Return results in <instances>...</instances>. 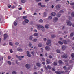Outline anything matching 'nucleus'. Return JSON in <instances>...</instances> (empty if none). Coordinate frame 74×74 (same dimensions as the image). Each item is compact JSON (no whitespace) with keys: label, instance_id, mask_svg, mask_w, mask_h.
<instances>
[{"label":"nucleus","instance_id":"obj_60","mask_svg":"<svg viewBox=\"0 0 74 74\" xmlns=\"http://www.w3.org/2000/svg\"><path fill=\"white\" fill-rule=\"evenodd\" d=\"M33 15H37V13H34Z\"/></svg>","mask_w":74,"mask_h":74},{"label":"nucleus","instance_id":"obj_43","mask_svg":"<svg viewBox=\"0 0 74 74\" xmlns=\"http://www.w3.org/2000/svg\"><path fill=\"white\" fill-rule=\"evenodd\" d=\"M37 39H34L33 40V41L34 42H36V41H37Z\"/></svg>","mask_w":74,"mask_h":74},{"label":"nucleus","instance_id":"obj_3","mask_svg":"<svg viewBox=\"0 0 74 74\" xmlns=\"http://www.w3.org/2000/svg\"><path fill=\"white\" fill-rule=\"evenodd\" d=\"M36 26L38 29L40 30L43 26L40 24L36 25Z\"/></svg>","mask_w":74,"mask_h":74},{"label":"nucleus","instance_id":"obj_10","mask_svg":"<svg viewBox=\"0 0 74 74\" xmlns=\"http://www.w3.org/2000/svg\"><path fill=\"white\" fill-rule=\"evenodd\" d=\"M25 66L27 69H29L30 65H29V64H27L25 65Z\"/></svg>","mask_w":74,"mask_h":74},{"label":"nucleus","instance_id":"obj_2","mask_svg":"<svg viewBox=\"0 0 74 74\" xmlns=\"http://www.w3.org/2000/svg\"><path fill=\"white\" fill-rule=\"evenodd\" d=\"M51 40L49 39H48L47 40V42L46 43V45H48L49 46H51Z\"/></svg>","mask_w":74,"mask_h":74},{"label":"nucleus","instance_id":"obj_9","mask_svg":"<svg viewBox=\"0 0 74 74\" xmlns=\"http://www.w3.org/2000/svg\"><path fill=\"white\" fill-rule=\"evenodd\" d=\"M45 49L47 51H49L50 50V48L48 46H46L45 47Z\"/></svg>","mask_w":74,"mask_h":74},{"label":"nucleus","instance_id":"obj_45","mask_svg":"<svg viewBox=\"0 0 74 74\" xmlns=\"http://www.w3.org/2000/svg\"><path fill=\"white\" fill-rule=\"evenodd\" d=\"M49 58H50V59H51V58H52V56L51 55H50L49 56Z\"/></svg>","mask_w":74,"mask_h":74},{"label":"nucleus","instance_id":"obj_34","mask_svg":"<svg viewBox=\"0 0 74 74\" xmlns=\"http://www.w3.org/2000/svg\"><path fill=\"white\" fill-rule=\"evenodd\" d=\"M56 51H57V53H59L60 52V49L57 50Z\"/></svg>","mask_w":74,"mask_h":74},{"label":"nucleus","instance_id":"obj_61","mask_svg":"<svg viewBox=\"0 0 74 74\" xmlns=\"http://www.w3.org/2000/svg\"><path fill=\"white\" fill-rule=\"evenodd\" d=\"M10 52L11 53H12V52H13V51H12V50H10Z\"/></svg>","mask_w":74,"mask_h":74},{"label":"nucleus","instance_id":"obj_51","mask_svg":"<svg viewBox=\"0 0 74 74\" xmlns=\"http://www.w3.org/2000/svg\"><path fill=\"white\" fill-rule=\"evenodd\" d=\"M16 22H18L19 21V18H17L16 20Z\"/></svg>","mask_w":74,"mask_h":74},{"label":"nucleus","instance_id":"obj_64","mask_svg":"<svg viewBox=\"0 0 74 74\" xmlns=\"http://www.w3.org/2000/svg\"><path fill=\"white\" fill-rule=\"evenodd\" d=\"M34 32H37V30H36L35 29L34 30Z\"/></svg>","mask_w":74,"mask_h":74},{"label":"nucleus","instance_id":"obj_15","mask_svg":"<svg viewBox=\"0 0 74 74\" xmlns=\"http://www.w3.org/2000/svg\"><path fill=\"white\" fill-rule=\"evenodd\" d=\"M47 67L48 69L49 70H51L52 69V67L49 65L47 66Z\"/></svg>","mask_w":74,"mask_h":74},{"label":"nucleus","instance_id":"obj_63","mask_svg":"<svg viewBox=\"0 0 74 74\" xmlns=\"http://www.w3.org/2000/svg\"><path fill=\"white\" fill-rule=\"evenodd\" d=\"M68 18L69 19V20H70V19H71V17H70V16H69L68 17Z\"/></svg>","mask_w":74,"mask_h":74},{"label":"nucleus","instance_id":"obj_62","mask_svg":"<svg viewBox=\"0 0 74 74\" xmlns=\"http://www.w3.org/2000/svg\"><path fill=\"white\" fill-rule=\"evenodd\" d=\"M71 10H70V11L68 12V14H70V13H71Z\"/></svg>","mask_w":74,"mask_h":74},{"label":"nucleus","instance_id":"obj_20","mask_svg":"<svg viewBox=\"0 0 74 74\" xmlns=\"http://www.w3.org/2000/svg\"><path fill=\"white\" fill-rule=\"evenodd\" d=\"M63 42L65 44H67V41L65 40H63Z\"/></svg>","mask_w":74,"mask_h":74},{"label":"nucleus","instance_id":"obj_52","mask_svg":"<svg viewBox=\"0 0 74 74\" xmlns=\"http://www.w3.org/2000/svg\"><path fill=\"white\" fill-rule=\"evenodd\" d=\"M43 40L44 41H47V39L45 38H44L43 39Z\"/></svg>","mask_w":74,"mask_h":74},{"label":"nucleus","instance_id":"obj_22","mask_svg":"<svg viewBox=\"0 0 74 74\" xmlns=\"http://www.w3.org/2000/svg\"><path fill=\"white\" fill-rule=\"evenodd\" d=\"M4 37H8V35L6 33H5L4 34Z\"/></svg>","mask_w":74,"mask_h":74},{"label":"nucleus","instance_id":"obj_13","mask_svg":"<svg viewBox=\"0 0 74 74\" xmlns=\"http://www.w3.org/2000/svg\"><path fill=\"white\" fill-rule=\"evenodd\" d=\"M62 48L63 50H65V49H66V47L65 46H63L62 47Z\"/></svg>","mask_w":74,"mask_h":74},{"label":"nucleus","instance_id":"obj_40","mask_svg":"<svg viewBox=\"0 0 74 74\" xmlns=\"http://www.w3.org/2000/svg\"><path fill=\"white\" fill-rule=\"evenodd\" d=\"M45 28H46V29H48V25H46L45 26Z\"/></svg>","mask_w":74,"mask_h":74},{"label":"nucleus","instance_id":"obj_29","mask_svg":"<svg viewBox=\"0 0 74 74\" xmlns=\"http://www.w3.org/2000/svg\"><path fill=\"white\" fill-rule=\"evenodd\" d=\"M57 62L56 61H55L54 62V66H56V65H57Z\"/></svg>","mask_w":74,"mask_h":74},{"label":"nucleus","instance_id":"obj_31","mask_svg":"<svg viewBox=\"0 0 74 74\" xmlns=\"http://www.w3.org/2000/svg\"><path fill=\"white\" fill-rule=\"evenodd\" d=\"M48 19L51 20L52 19V17L51 16H49L48 17Z\"/></svg>","mask_w":74,"mask_h":74},{"label":"nucleus","instance_id":"obj_19","mask_svg":"<svg viewBox=\"0 0 74 74\" xmlns=\"http://www.w3.org/2000/svg\"><path fill=\"white\" fill-rule=\"evenodd\" d=\"M38 35V33H35L34 34V36H37Z\"/></svg>","mask_w":74,"mask_h":74},{"label":"nucleus","instance_id":"obj_16","mask_svg":"<svg viewBox=\"0 0 74 74\" xmlns=\"http://www.w3.org/2000/svg\"><path fill=\"white\" fill-rule=\"evenodd\" d=\"M58 43H59V44H60L61 45H63V43L60 41H58Z\"/></svg>","mask_w":74,"mask_h":74},{"label":"nucleus","instance_id":"obj_56","mask_svg":"<svg viewBox=\"0 0 74 74\" xmlns=\"http://www.w3.org/2000/svg\"><path fill=\"white\" fill-rule=\"evenodd\" d=\"M52 70L53 71H55V69H54V68H53L52 69Z\"/></svg>","mask_w":74,"mask_h":74},{"label":"nucleus","instance_id":"obj_46","mask_svg":"<svg viewBox=\"0 0 74 74\" xmlns=\"http://www.w3.org/2000/svg\"><path fill=\"white\" fill-rule=\"evenodd\" d=\"M70 5H74V3H70Z\"/></svg>","mask_w":74,"mask_h":74},{"label":"nucleus","instance_id":"obj_55","mask_svg":"<svg viewBox=\"0 0 74 74\" xmlns=\"http://www.w3.org/2000/svg\"><path fill=\"white\" fill-rule=\"evenodd\" d=\"M18 44H19V43L18 42H16L15 43V45H18Z\"/></svg>","mask_w":74,"mask_h":74},{"label":"nucleus","instance_id":"obj_41","mask_svg":"<svg viewBox=\"0 0 74 74\" xmlns=\"http://www.w3.org/2000/svg\"><path fill=\"white\" fill-rule=\"evenodd\" d=\"M35 53V52L34 51H32L31 52V54L32 55H34V53Z\"/></svg>","mask_w":74,"mask_h":74},{"label":"nucleus","instance_id":"obj_25","mask_svg":"<svg viewBox=\"0 0 74 74\" xmlns=\"http://www.w3.org/2000/svg\"><path fill=\"white\" fill-rule=\"evenodd\" d=\"M74 36V33H72L70 34V37H73V36Z\"/></svg>","mask_w":74,"mask_h":74},{"label":"nucleus","instance_id":"obj_48","mask_svg":"<svg viewBox=\"0 0 74 74\" xmlns=\"http://www.w3.org/2000/svg\"><path fill=\"white\" fill-rule=\"evenodd\" d=\"M44 68L46 70H48V69L46 66H44Z\"/></svg>","mask_w":74,"mask_h":74},{"label":"nucleus","instance_id":"obj_5","mask_svg":"<svg viewBox=\"0 0 74 74\" xmlns=\"http://www.w3.org/2000/svg\"><path fill=\"white\" fill-rule=\"evenodd\" d=\"M58 21V18L57 17H55L53 18V22H56Z\"/></svg>","mask_w":74,"mask_h":74},{"label":"nucleus","instance_id":"obj_33","mask_svg":"<svg viewBox=\"0 0 74 74\" xmlns=\"http://www.w3.org/2000/svg\"><path fill=\"white\" fill-rule=\"evenodd\" d=\"M23 18L24 19H27V17L26 16H24L23 17Z\"/></svg>","mask_w":74,"mask_h":74},{"label":"nucleus","instance_id":"obj_59","mask_svg":"<svg viewBox=\"0 0 74 74\" xmlns=\"http://www.w3.org/2000/svg\"><path fill=\"white\" fill-rule=\"evenodd\" d=\"M29 47H31V46H32V44L30 43H29Z\"/></svg>","mask_w":74,"mask_h":74},{"label":"nucleus","instance_id":"obj_47","mask_svg":"<svg viewBox=\"0 0 74 74\" xmlns=\"http://www.w3.org/2000/svg\"><path fill=\"white\" fill-rule=\"evenodd\" d=\"M45 5H41L40 6L41 7H44Z\"/></svg>","mask_w":74,"mask_h":74},{"label":"nucleus","instance_id":"obj_12","mask_svg":"<svg viewBox=\"0 0 74 74\" xmlns=\"http://www.w3.org/2000/svg\"><path fill=\"white\" fill-rule=\"evenodd\" d=\"M47 12H44L43 13V17H46V16H47Z\"/></svg>","mask_w":74,"mask_h":74},{"label":"nucleus","instance_id":"obj_42","mask_svg":"<svg viewBox=\"0 0 74 74\" xmlns=\"http://www.w3.org/2000/svg\"><path fill=\"white\" fill-rule=\"evenodd\" d=\"M71 56H72V58H74V53H72Z\"/></svg>","mask_w":74,"mask_h":74},{"label":"nucleus","instance_id":"obj_18","mask_svg":"<svg viewBox=\"0 0 74 74\" xmlns=\"http://www.w3.org/2000/svg\"><path fill=\"white\" fill-rule=\"evenodd\" d=\"M46 62L47 63L49 64L50 63V60H49L47 59L46 60Z\"/></svg>","mask_w":74,"mask_h":74},{"label":"nucleus","instance_id":"obj_30","mask_svg":"<svg viewBox=\"0 0 74 74\" xmlns=\"http://www.w3.org/2000/svg\"><path fill=\"white\" fill-rule=\"evenodd\" d=\"M7 62L8 63V64H9L10 66L11 64V62L10 61H8Z\"/></svg>","mask_w":74,"mask_h":74},{"label":"nucleus","instance_id":"obj_49","mask_svg":"<svg viewBox=\"0 0 74 74\" xmlns=\"http://www.w3.org/2000/svg\"><path fill=\"white\" fill-rule=\"evenodd\" d=\"M63 68L64 69V70H66V69H67V67H66L65 66H64L63 67Z\"/></svg>","mask_w":74,"mask_h":74},{"label":"nucleus","instance_id":"obj_23","mask_svg":"<svg viewBox=\"0 0 74 74\" xmlns=\"http://www.w3.org/2000/svg\"><path fill=\"white\" fill-rule=\"evenodd\" d=\"M37 65L38 67H40L41 66V64L39 63H37Z\"/></svg>","mask_w":74,"mask_h":74},{"label":"nucleus","instance_id":"obj_38","mask_svg":"<svg viewBox=\"0 0 74 74\" xmlns=\"http://www.w3.org/2000/svg\"><path fill=\"white\" fill-rule=\"evenodd\" d=\"M61 14H58L57 15V17H59L60 16Z\"/></svg>","mask_w":74,"mask_h":74},{"label":"nucleus","instance_id":"obj_50","mask_svg":"<svg viewBox=\"0 0 74 74\" xmlns=\"http://www.w3.org/2000/svg\"><path fill=\"white\" fill-rule=\"evenodd\" d=\"M41 3L40 2L38 3V5H40V6H41Z\"/></svg>","mask_w":74,"mask_h":74},{"label":"nucleus","instance_id":"obj_17","mask_svg":"<svg viewBox=\"0 0 74 74\" xmlns=\"http://www.w3.org/2000/svg\"><path fill=\"white\" fill-rule=\"evenodd\" d=\"M56 8L57 9H58V8H59L60 7V5H58L56 6Z\"/></svg>","mask_w":74,"mask_h":74},{"label":"nucleus","instance_id":"obj_4","mask_svg":"<svg viewBox=\"0 0 74 74\" xmlns=\"http://www.w3.org/2000/svg\"><path fill=\"white\" fill-rule=\"evenodd\" d=\"M67 25L68 26H71L72 25V23L70 21V20H67Z\"/></svg>","mask_w":74,"mask_h":74},{"label":"nucleus","instance_id":"obj_6","mask_svg":"<svg viewBox=\"0 0 74 74\" xmlns=\"http://www.w3.org/2000/svg\"><path fill=\"white\" fill-rule=\"evenodd\" d=\"M56 73L57 74H62V73H64V71H56Z\"/></svg>","mask_w":74,"mask_h":74},{"label":"nucleus","instance_id":"obj_24","mask_svg":"<svg viewBox=\"0 0 74 74\" xmlns=\"http://www.w3.org/2000/svg\"><path fill=\"white\" fill-rule=\"evenodd\" d=\"M23 51V50L21 48H19V52H22Z\"/></svg>","mask_w":74,"mask_h":74},{"label":"nucleus","instance_id":"obj_26","mask_svg":"<svg viewBox=\"0 0 74 74\" xmlns=\"http://www.w3.org/2000/svg\"><path fill=\"white\" fill-rule=\"evenodd\" d=\"M71 16L72 17H74V12H73L71 14Z\"/></svg>","mask_w":74,"mask_h":74},{"label":"nucleus","instance_id":"obj_58","mask_svg":"<svg viewBox=\"0 0 74 74\" xmlns=\"http://www.w3.org/2000/svg\"><path fill=\"white\" fill-rule=\"evenodd\" d=\"M41 1V0H36V1L37 2H38V1Z\"/></svg>","mask_w":74,"mask_h":74},{"label":"nucleus","instance_id":"obj_27","mask_svg":"<svg viewBox=\"0 0 74 74\" xmlns=\"http://www.w3.org/2000/svg\"><path fill=\"white\" fill-rule=\"evenodd\" d=\"M38 47H42V44L41 43H39L38 45Z\"/></svg>","mask_w":74,"mask_h":74},{"label":"nucleus","instance_id":"obj_7","mask_svg":"<svg viewBox=\"0 0 74 74\" xmlns=\"http://www.w3.org/2000/svg\"><path fill=\"white\" fill-rule=\"evenodd\" d=\"M27 55L28 57H30L32 56L31 54H30V52H29V51H27Z\"/></svg>","mask_w":74,"mask_h":74},{"label":"nucleus","instance_id":"obj_44","mask_svg":"<svg viewBox=\"0 0 74 74\" xmlns=\"http://www.w3.org/2000/svg\"><path fill=\"white\" fill-rule=\"evenodd\" d=\"M12 74H16V72L15 71H13L12 72Z\"/></svg>","mask_w":74,"mask_h":74},{"label":"nucleus","instance_id":"obj_39","mask_svg":"<svg viewBox=\"0 0 74 74\" xmlns=\"http://www.w3.org/2000/svg\"><path fill=\"white\" fill-rule=\"evenodd\" d=\"M43 21H43V20L42 19H40L39 21V22H41V23H42Z\"/></svg>","mask_w":74,"mask_h":74},{"label":"nucleus","instance_id":"obj_11","mask_svg":"<svg viewBox=\"0 0 74 74\" xmlns=\"http://www.w3.org/2000/svg\"><path fill=\"white\" fill-rule=\"evenodd\" d=\"M51 15L52 16H53L56 15V13L55 12H53L51 13Z\"/></svg>","mask_w":74,"mask_h":74},{"label":"nucleus","instance_id":"obj_35","mask_svg":"<svg viewBox=\"0 0 74 74\" xmlns=\"http://www.w3.org/2000/svg\"><path fill=\"white\" fill-rule=\"evenodd\" d=\"M58 62L60 64H62L63 63V62L61 60H59Z\"/></svg>","mask_w":74,"mask_h":74},{"label":"nucleus","instance_id":"obj_8","mask_svg":"<svg viewBox=\"0 0 74 74\" xmlns=\"http://www.w3.org/2000/svg\"><path fill=\"white\" fill-rule=\"evenodd\" d=\"M62 58H67V55H66L65 54H64V55L62 56Z\"/></svg>","mask_w":74,"mask_h":74},{"label":"nucleus","instance_id":"obj_54","mask_svg":"<svg viewBox=\"0 0 74 74\" xmlns=\"http://www.w3.org/2000/svg\"><path fill=\"white\" fill-rule=\"evenodd\" d=\"M19 60H22V58L21 57V56H19Z\"/></svg>","mask_w":74,"mask_h":74},{"label":"nucleus","instance_id":"obj_57","mask_svg":"<svg viewBox=\"0 0 74 74\" xmlns=\"http://www.w3.org/2000/svg\"><path fill=\"white\" fill-rule=\"evenodd\" d=\"M14 8L15 6H12L11 7V8H12V9H14Z\"/></svg>","mask_w":74,"mask_h":74},{"label":"nucleus","instance_id":"obj_36","mask_svg":"<svg viewBox=\"0 0 74 74\" xmlns=\"http://www.w3.org/2000/svg\"><path fill=\"white\" fill-rule=\"evenodd\" d=\"M51 36L52 37H56V35L55 34H52L51 35Z\"/></svg>","mask_w":74,"mask_h":74},{"label":"nucleus","instance_id":"obj_1","mask_svg":"<svg viewBox=\"0 0 74 74\" xmlns=\"http://www.w3.org/2000/svg\"><path fill=\"white\" fill-rule=\"evenodd\" d=\"M29 22V20L28 19H25L23 22V25H26V23H28Z\"/></svg>","mask_w":74,"mask_h":74},{"label":"nucleus","instance_id":"obj_32","mask_svg":"<svg viewBox=\"0 0 74 74\" xmlns=\"http://www.w3.org/2000/svg\"><path fill=\"white\" fill-rule=\"evenodd\" d=\"M59 12L60 14H62L63 13H64V11H63L62 10H61Z\"/></svg>","mask_w":74,"mask_h":74},{"label":"nucleus","instance_id":"obj_28","mask_svg":"<svg viewBox=\"0 0 74 74\" xmlns=\"http://www.w3.org/2000/svg\"><path fill=\"white\" fill-rule=\"evenodd\" d=\"M13 24L14 26H16V25H17V23L14 21V22L13 23Z\"/></svg>","mask_w":74,"mask_h":74},{"label":"nucleus","instance_id":"obj_53","mask_svg":"<svg viewBox=\"0 0 74 74\" xmlns=\"http://www.w3.org/2000/svg\"><path fill=\"white\" fill-rule=\"evenodd\" d=\"M8 59H11V56H8Z\"/></svg>","mask_w":74,"mask_h":74},{"label":"nucleus","instance_id":"obj_14","mask_svg":"<svg viewBox=\"0 0 74 74\" xmlns=\"http://www.w3.org/2000/svg\"><path fill=\"white\" fill-rule=\"evenodd\" d=\"M21 1L22 3H25L26 2V0H21Z\"/></svg>","mask_w":74,"mask_h":74},{"label":"nucleus","instance_id":"obj_21","mask_svg":"<svg viewBox=\"0 0 74 74\" xmlns=\"http://www.w3.org/2000/svg\"><path fill=\"white\" fill-rule=\"evenodd\" d=\"M42 32H44L45 31V28L43 26L42 27Z\"/></svg>","mask_w":74,"mask_h":74},{"label":"nucleus","instance_id":"obj_37","mask_svg":"<svg viewBox=\"0 0 74 74\" xmlns=\"http://www.w3.org/2000/svg\"><path fill=\"white\" fill-rule=\"evenodd\" d=\"M9 45H11V46H12L13 45V44H12V42H9Z\"/></svg>","mask_w":74,"mask_h":74}]
</instances>
